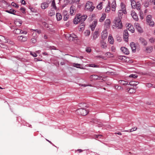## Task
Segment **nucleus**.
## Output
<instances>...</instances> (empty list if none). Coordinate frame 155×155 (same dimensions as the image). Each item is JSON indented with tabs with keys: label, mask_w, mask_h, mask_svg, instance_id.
Here are the masks:
<instances>
[{
	"label": "nucleus",
	"mask_w": 155,
	"mask_h": 155,
	"mask_svg": "<svg viewBox=\"0 0 155 155\" xmlns=\"http://www.w3.org/2000/svg\"><path fill=\"white\" fill-rule=\"evenodd\" d=\"M87 16L85 15L83 16L79 15L78 16H77L74 19V23L77 24L79 22L81 23V24H82L87 18Z\"/></svg>",
	"instance_id": "nucleus-1"
},
{
	"label": "nucleus",
	"mask_w": 155,
	"mask_h": 155,
	"mask_svg": "<svg viewBox=\"0 0 155 155\" xmlns=\"http://www.w3.org/2000/svg\"><path fill=\"white\" fill-rule=\"evenodd\" d=\"M114 24L115 27L118 29H121L123 27L122 23L120 17H117L115 18L114 20Z\"/></svg>",
	"instance_id": "nucleus-2"
},
{
	"label": "nucleus",
	"mask_w": 155,
	"mask_h": 155,
	"mask_svg": "<svg viewBox=\"0 0 155 155\" xmlns=\"http://www.w3.org/2000/svg\"><path fill=\"white\" fill-rule=\"evenodd\" d=\"M76 112L78 115L84 116L86 115L88 113V110L84 108L78 109Z\"/></svg>",
	"instance_id": "nucleus-3"
},
{
	"label": "nucleus",
	"mask_w": 155,
	"mask_h": 155,
	"mask_svg": "<svg viewBox=\"0 0 155 155\" xmlns=\"http://www.w3.org/2000/svg\"><path fill=\"white\" fill-rule=\"evenodd\" d=\"M66 39L69 40V41H73L74 40H77L78 38L77 36L74 34H67L65 35Z\"/></svg>",
	"instance_id": "nucleus-4"
},
{
	"label": "nucleus",
	"mask_w": 155,
	"mask_h": 155,
	"mask_svg": "<svg viewBox=\"0 0 155 155\" xmlns=\"http://www.w3.org/2000/svg\"><path fill=\"white\" fill-rule=\"evenodd\" d=\"M94 8V6L93 5L92 3L90 2H88L85 6V9L90 12H92Z\"/></svg>",
	"instance_id": "nucleus-5"
},
{
	"label": "nucleus",
	"mask_w": 155,
	"mask_h": 155,
	"mask_svg": "<svg viewBox=\"0 0 155 155\" xmlns=\"http://www.w3.org/2000/svg\"><path fill=\"white\" fill-rule=\"evenodd\" d=\"M14 33L16 34H26L27 33V32L25 31H23V30L18 29H15L13 31Z\"/></svg>",
	"instance_id": "nucleus-6"
},
{
	"label": "nucleus",
	"mask_w": 155,
	"mask_h": 155,
	"mask_svg": "<svg viewBox=\"0 0 155 155\" xmlns=\"http://www.w3.org/2000/svg\"><path fill=\"white\" fill-rule=\"evenodd\" d=\"M134 26L138 32L140 33L143 32V29L140 26V24L137 23H135L134 24Z\"/></svg>",
	"instance_id": "nucleus-7"
},
{
	"label": "nucleus",
	"mask_w": 155,
	"mask_h": 155,
	"mask_svg": "<svg viewBox=\"0 0 155 155\" xmlns=\"http://www.w3.org/2000/svg\"><path fill=\"white\" fill-rule=\"evenodd\" d=\"M91 81H92L93 80H100L101 79V77L98 76L96 75H91L89 77Z\"/></svg>",
	"instance_id": "nucleus-8"
},
{
	"label": "nucleus",
	"mask_w": 155,
	"mask_h": 155,
	"mask_svg": "<svg viewBox=\"0 0 155 155\" xmlns=\"http://www.w3.org/2000/svg\"><path fill=\"white\" fill-rule=\"evenodd\" d=\"M108 35V33L106 29L104 30L101 33V38L103 40L106 39Z\"/></svg>",
	"instance_id": "nucleus-9"
},
{
	"label": "nucleus",
	"mask_w": 155,
	"mask_h": 155,
	"mask_svg": "<svg viewBox=\"0 0 155 155\" xmlns=\"http://www.w3.org/2000/svg\"><path fill=\"white\" fill-rule=\"evenodd\" d=\"M126 25L130 31H131L132 33H134V29L133 26L130 24H127Z\"/></svg>",
	"instance_id": "nucleus-10"
},
{
	"label": "nucleus",
	"mask_w": 155,
	"mask_h": 155,
	"mask_svg": "<svg viewBox=\"0 0 155 155\" xmlns=\"http://www.w3.org/2000/svg\"><path fill=\"white\" fill-rule=\"evenodd\" d=\"M129 35V34L127 30H124V40L126 42L128 41Z\"/></svg>",
	"instance_id": "nucleus-11"
},
{
	"label": "nucleus",
	"mask_w": 155,
	"mask_h": 155,
	"mask_svg": "<svg viewBox=\"0 0 155 155\" xmlns=\"http://www.w3.org/2000/svg\"><path fill=\"white\" fill-rule=\"evenodd\" d=\"M22 23V20L19 19H16L14 21L15 25L17 26H20Z\"/></svg>",
	"instance_id": "nucleus-12"
},
{
	"label": "nucleus",
	"mask_w": 155,
	"mask_h": 155,
	"mask_svg": "<svg viewBox=\"0 0 155 155\" xmlns=\"http://www.w3.org/2000/svg\"><path fill=\"white\" fill-rule=\"evenodd\" d=\"M18 39L20 41L24 42L27 41V38L26 36H23L22 35H21L18 37Z\"/></svg>",
	"instance_id": "nucleus-13"
},
{
	"label": "nucleus",
	"mask_w": 155,
	"mask_h": 155,
	"mask_svg": "<svg viewBox=\"0 0 155 155\" xmlns=\"http://www.w3.org/2000/svg\"><path fill=\"white\" fill-rule=\"evenodd\" d=\"M48 3L47 2H44L41 4V8L43 9L47 8L48 6Z\"/></svg>",
	"instance_id": "nucleus-14"
},
{
	"label": "nucleus",
	"mask_w": 155,
	"mask_h": 155,
	"mask_svg": "<svg viewBox=\"0 0 155 155\" xmlns=\"http://www.w3.org/2000/svg\"><path fill=\"white\" fill-rule=\"evenodd\" d=\"M120 50L124 54H129V51L125 47H121Z\"/></svg>",
	"instance_id": "nucleus-15"
},
{
	"label": "nucleus",
	"mask_w": 155,
	"mask_h": 155,
	"mask_svg": "<svg viewBox=\"0 0 155 155\" xmlns=\"http://www.w3.org/2000/svg\"><path fill=\"white\" fill-rule=\"evenodd\" d=\"M140 42L144 45H146L147 44V41L143 38L140 37L139 39Z\"/></svg>",
	"instance_id": "nucleus-16"
},
{
	"label": "nucleus",
	"mask_w": 155,
	"mask_h": 155,
	"mask_svg": "<svg viewBox=\"0 0 155 155\" xmlns=\"http://www.w3.org/2000/svg\"><path fill=\"white\" fill-rule=\"evenodd\" d=\"M130 46L131 48L132 51L135 52L136 51V47L134 43L131 42L130 43Z\"/></svg>",
	"instance_id": "nucleus-17"
},
{
	"label": "nucleus",
	"mask_w": 155,
	"mask_h": 155,
	"mask_svg": "<svg viewBox=\"0 0 155 155\" xmlns=\"http://www.w3.org/2000/svg\"><path fill=\"white\" fill-rule=\"evenodd\" d=\"M131 15L134 19L136 21H137L138 19L137 15L134 11H132L131 12Z\"/></svg>",
	"instance_id": "nucleus-18"
},
{
	"label": "nucleus",
	"mask_w": 155,
	"mask_h": 155,
	"mask_svg": "<svg viewBox=\"0 0 155 155\" xmlns=\"http://www.w3.org/2000/svg\"><path fill=\"white\" fill-rule=\"evenodd\" d=\"M8 40L7 39V38H6L5 37H4L2 35H0V41L2 42L6 43L8 42Z\"/></svg>",
	"instance_id": "nucleus-19"
},
{
	"label": "nucleus",
	"mask_w": 155,
	"mask_h": 155,
	"mask_svg": "<svg viewBox=\"0 0 155 155\" xmlns=\"http://www.w3.org/2000/svg\"><path fill=\"white\" fill-rule=\"evenodd\" d=\"M100 46L101 48L104 49L106 48L107 47V44L103 40L101 41Z\"/></svg>",
	"instance_id": "nucleus-20"
},
{
	"label": "nucleus",
	"mask_w": 155,
	"mask_h": 155,
	"mask_svg": "<svg viewBox=\"0 0 155 155\" xmlns=\"http://www.w3.org/2000/svg\"><path fill=\"white\" fill-rule=\"evenodd\" d=\"M99 36V33L97 31H95L92 35L93 40H95L98 38Z\"/></svg>",
	"instance_id": "nucleus-21"
},
{
	"label": "nucleus",
	"mask_w": 155,
	"mask_h": 155,
	"mask_svg": "<svg viewBox=\"0 0 155 155\" xmlns=\"http://www.w3.org/2000/svg\"><path fill=\"white\" fill-rule=\"evenodd\" d=\"M153 49V48L151 46H148L147 47L145 50L146 52L147 53H150L151 52Z\"/></svg>",
	"instance_id": "nucleus-22"
},
{
	"label": "nucleus",
	"mask_w": 155,
	"mask_h": 155,
	"mask_svg": "<svg viewBox=\"0 0 155 155\" xmlns=\"http://www.w3.org/2000/svg\"><path fill=\"white\" fill-rule=\"evenodd\" d=\"M120 5L121 8V9L124 11V14H126L127 11L125 5L123 2H121L120 4Z\"/></svg>",
	"instance_id": "nucleus-23"
},
{
	"label": "nucleus",
	"mask_w": 155,
	"mask_h": 155,
	"mask_svg": "<svg viewBox=\"0 0 155 155\" xmlns=\"http://www.w3.org/2000/svg\"><path fill=\"white\" fill-rule=\"evenodd\" d=\"M116 6V1L115 0H114L113 1L112 4H111V7L113 8L112 9V11H114L115 10V9Z\"/></svg>",
	"instance_id": "nucleus-24"
},
{
	"label": "nucleus",
	"mask_w": 155,
	"mask_h": 155,
	"mask_svg": "<svg viewBox=\"0 0 155 155\" xmlns=\"http://www.w3.org/2000/svg\"><path fill=\"white\" fill-rule=\"evenodd\" d=\"M56 19L57 21H59L62 18V16L59 13H57L56 14Z\"/></svg>",
	"instance_id": "nucleus-25"
},
{
	"label": "nucleus",
	"mask_w": 155,
	"mask_h": 155,
	"mask_svg": "<svg viewBox=\"0 0 155 155\" xmlns=\"http://www.w3.org/2000/svg\"><path fill=\"white\" fill-rule=\"evenodd\" d=\"M106 15L105 13H103L102 14V16L100 18L99 21L100 22H103L106 18Z\"/></svg>",
	"instance_id": "nucleus-26"
},
{
	"label": "nucleus",
	"mask_w": 155,
	"mask_h": 155,
	"mask_svg": "<svg viewBox=\"0 0 155 155\" xmlns=\"http://www.w3.org/2000/svg\"><path fill=\"white\" fill-rule=\"evenodd\" d=\"M108 39V41L110 44H113L114 42V39H113V37H112V36L111 35H110L109 36Z\"/></svg>",
	"instance_id": "nucleus-27"
},
{
	"label": "nucleus",
	"mask_w": 155,
	"mask_h": 155,
	"mask_svg": "<svg viewBox=\"0 0 155 155\" xmlns=\"http://www.w3.org/2000/svg\"><path fill=\"white\" fill-rule=\"evenodd\" d=\"M119 83L121 85H124L128 84V82L121 80L119 81Z\"/></svg>",
	"instance_id": "nucleus-28"
},
{
	"label": "nucleus",
	"mask_w": 155,
	"mask_h": 155,
	"mask_svg": "<svg viewBox=\"0 0 155 155\" xmlns=\"http://www.w3.org/2000/svg\"><path fill=\"white\" fill-rule=\"evenodd\" d=\"M111 21L109 19H107L105 21V25L106 26H109L110 25Z\"/></svg>",
	"instance_id": "nucleus-29"
},
{
	"label": "nucleus",
	"mask_w": 155,
	"mask_h": 155,
	"mask_svg": "<svg viewBox=\"0 0 155 155\" xmlns=\"http://www.w3.org/2000/svg\"><path fill=\"white\" fill-rule=\"evenodd\" d=\"M6 12L8 13L15 15V13L16 12V11L15 10H14L13 9H11L9 10H6Z\"/></svg>",
	"instance_id": "nucleus-30"
},
{
	"label": "nucleus",
	"mask_w": 155,
	"mask_h": 155,
	"mask_svg": "<svg viewBox=\"0 0 155 155\" xmlns=\"http://www.w3.org/2000/svg\"><path fill=\"white\" fill-rule=\"evenodd\" d=\"M74 9H75L74 6L73 5L71 6L70 8V14L71 15H73V13L74 12Z\"/></svg>",
	"instance_id": "nucleus-31"
},
{
	"label": "nucleus",
	"mask_w": 155,
	"mask_h": 155,
	"mask_svg": "<svg viewBox=\"0 0 155 155\" xmlns=\"http://www.w3.org/2000/svg\"><path fill=\"white\" fill-rule=\"evenodd\" d=\"M55 12L54 10H50L49 11V15L50 16H52L55 15Z\"/></svg>",
	"instance_id": "nucleus-32"
},
{
	"label": "nucleus",
	"mask_w": 155,
	"mask_h": 155,
	"mask_svg": "<svg viewBox=\"0 0 155 155\" xmlns=\"http://www.w3.org/2000/svg\"><path fill=\"white\" fill-rule=\"evenodd\" d=\"M130 2L132 8H135V6H136L137 3L134 0H131L130 1Z\"/></svg>",
	"instance_id": "nucleus-33"
},
{
	"label": "nucleus",
	"mask_w": 155,
	"mask_h": 155,
	"mask_svg": "<svg viewBox=\"0 0 155 155\" xmlns=\"http://www.w3.org/2000/svg\"><path fill=\"white\" fill-rule=\"evenodd\" d=\"M139 83L138 82L132 81H130L129 83V84L132 86H136Z\"/></svg>",
	"instance_id": "nucleus-34"
},
{
	"label": "nucleus",
	"mask_w": 155,
	"mask_h": 155,
	"mask_svg": "<svg viewBox=\"0 0 155 155\" xmlns=\"http://www.w3.org/2000/svg\"><path fill=\"white\" fill-rule=\"evenodd\" d=\"M124 14V11L122 10V9L118 11V17H121V16L123 15V14Z\"/></svg>",
	"instance_id": "nucleus-35"
},
{
	"label": "nucleus",
	"mask_w": 155,
	"mask_h": 155,
	"mask_svg": "<svg viewBox=\"0 0 155 155\" xmlns=\"http://www.w3.org/2000/svg\"><path fill=\"white\" fill-rule=\"evenodd\" d=\"M72 65L74 67H76L77 68H81L80 67V66H81V65L80 64L74 63L72 64Z\"/></svg>",
	"instance_id": "nucleus-36"
},
{
	"label": "nucleus",
	"mask_w": 155,
	"mask_h": 155,
	"mask_svg": "<svg viewBox=\"0 0 155 155\" xmlns=\"http://www.w3.org/2000/svg\"><path fill=\"white\" fill-rule=\"evenodd\" d=\"M152 16L150 15H148L146 17V21L147 22L150 21V20H152L151 18Z\"/></svg>",
	"instance_id": "nucleus-37"
},
{
	"label": "nucleus",
	"mask_w": 155,
	"mask_h": 155,
	"mask_svg": "<svg viewBox=\"0 0 155 155\" xmlns=\"http://www.w3.org/2000/svg\"><path fill=\"white\" fill-rule=\"evenodd\" d=\"M127 92L130 94L134 93L135 92V90L133 88H130L129 90L127 88Z\"/></svg>",
	"instance_id": "nucleus-38"
},
{
	"label": "nucleus",
	"mask_w": 155,
	"mask_h": 155,
	"mask_svg": "<svg viewBox=\"0 0 155 155\" xmlns=\"http://www.w3.org/2000/svg\"><path fill=\"white\" fill-rule=\"evenodd\" d=\"M90 34V31L89 30H86L84 32V34L85 36H89Z\"/></svg>",
	"instance_id": "nucleus-39"
},
{
	"label": "nucleus",
	"mask_w": 155,
	"mask_h": 155,
	"mask_svg": "<svg viewBox=\"0 0 155 155\" xmlns=\"http://www.w3.org/2000/svg\"><path fill=\"white\" fill-rule=\"evenodd\" d=\"M115 88L117 91L122 90H123V88L120 86H118L117 85L115 86Z\"/></svg>",
	"instance_id": "nucleus-40"
},
{
	"label": "nucleus",
	"mask_w": 155,
	"mask_h": 155,
	"mask_svg": "<svg viewBox=\"0 0 155 155\" xmlns=\"http://www.w3.org/2000/svg\"><path fill=\"white\" fill-rule=\"evenodd\" d=\"M140 4L137 2V3L136 4V6H135V8H136L137 10H139L140 8Z\"/></svg>",
	"instance_id": "nucleus-41"
},
{
	"label": "nucleus",
	"mask_w": 155,
	"mask_h": 155,
	"mask_svg": "<svg viewBox=\"0 0 155 155\" xmlns=\"http://www.w3.org/2000/svg\"><path fill=\"white\" fill-rule=\"evenodd\" d=\"M102 2H100L97 6V8L98 9L101 10L102 8Z\"/></svg>",
	"instance_id": "nucleus-42"
},
{
	"label": "nucleus",
	"mask_w": 155,
	"mask_h": 155,
	"mask_svg": "<svg viewBox=\"0 0 155 155\" xmlns=\"http://www.w3.org/2000/svg\"><path fill=\"white\" fill-rule=\"evenodd\" d=\"M64 4L63 5V7H65L67 5H68L70 2L69 0H64Z\"/></svg>",
	"instance_id": "nucleus-43"
},
{
	"label": "nucleus",
	"mask_w": 155,
	"mask_h": 155,
	"mask_svg": "<svg viewBox=\"0 0 155 155\" xmlns=\"http://www.w3.org/2000/svg\"><path fill=\"white\" fill-rule=\"evenodd\" d=\"M147 23L148 25H149L153 26L154 25V22L152 20H150V21L149 22H147Z\"/></svg>",
	"instance_id": "nucleus-44"
},
{
	"label": "nucleus",
	"mask_w": 155,
	"mask_h": 155,
	"mask_svg": "<svg viewBox=\"0 0 155 155\" xmlns=\"http://www.w3.org/2000/svg\"><path fill=\"white\" fill-rule=\"evenodd\" d=\"M110 5H108L106 7L105 11L106 12H108L110 11Z\"/></svg>",
	"instance_id": "nucleus-45"
},
{
	"label": "nucleus",
	"mask_w": 155,
	"mask_h": 155,
	"mask_svg": "<svg viewBox=\"0 0 155 155\" xmlns=\"http://www.w3.org/2000/svg\"><path fill=\"white\" fill-rule=\"evenodd\" d=\"M51 5L54 8V9H56V7L55 5V2L54 0H53L52 2Z\"/></svg>",
	"instance_id": "nucleus-46"
},
{
	"label": "nucleus",
	"mask_w": 155,
	"mask_h": 155,
	"mask_svg": "<svg viewBox=\"0 0 155 155\" xmlns=\"http://www.w3.org/2000/svg\"><path fill=\"white\" fill-rule=\"evenodd\" d=\"M32 31H34L36 33H37L38 34H39L41 33V31L40 30L38 29H32Z\"/></svg>",
	"instance_id": "nucleus-47"
},
{
	"label": "nucleus",
	"mask_w": 155,
	"mask_h": 155,
	"mask_svg": "<svg viewBox=\"0 0 155 155\" xmlns=\"http://www.w3.org/2000/svg\"><path fill=\"white\" fill-rule=\"evenodd\" d=\"M42 24L46 28H49V25L46 22H42Z\"/></svg>",
	"instance_id": "nucleus-48"
},
{
	"label": "nucleus",
	"mask_w": 155,
	"mask_h": 155,
	"mask_svg": "<svg viewBox=\"0 0 155 155\" xmlns=\"http://www.w3.org/2000/svg\"><path fill=\"white\" fill-rule=\"evenodd\" d=\"M129 77L135 78H137V75L136 74H132L129 76Z\"/></svg>",
	"instance_id": "nucleus-49"
},
{
	"label": "nucleus",
	"mask_w": 155,
	"mask_h": 155,
	"mask_svg": "<svg viewBox=\"0 0 155 155\" xmlns=\"http://www.w3.org/2000/svg\"><path fill=\"white\" fill-rule=\"evenodd\" d=\"M89 67H95L97 68L99 67V65H97L95 64H90L89 65Z\"/></svg>",
	"instance_id": "nucleus-50"
},
{
	"label": "nucleus",
	"mask_w": 155,
	"mask_h": 155,
	"mask_svg": "<svg viewBox=\"0 0 155 155\" xmlns=\"http://www.w3.org/2000/svg\"><path fill=\"white\" fill-rule=\"evenodd\" d=\"M11 5L12 6L15 7L16 8H18V5L14 2H12V3Z\"/></svg>",
	"instance_id": "nucleus-51"
},
{
	"label": "nucleus",
	"mask_w": 155,
	"mask_h": 155,
	"mask_svg": "<svg viewBox=\"0 0 155 155\" xmlns=\"http://www.w3.org/2000/svg\"><path fill=\"white\" fill-rule=\"evenodd\" d=\"M58 113L61 115H63L64 114V112L62 110H60L58 111Z\"/></svg>",
	"instance_id": "nucleus-52"
},
{
	"label": "nucleus",
	"mask_w": 155,
	"mask_h": 155,
	"mask_svg": "<svg viewBox=\"0 0 155 155\" xmlns=\"http://www.w3.org/2000/svg\"><path fill=\"white\" fill-rule=\"evenodd\" d=\"M68 16V15H66L65 14H64V21L67 20L69 18Z\"/></svg>",
	"instance_id": "nucleus-53"
},
{
	"label": "nucleus",
	"mask_w": 155,
	"mask_h": 155,
	"mask_svg": "<svg viewBox=\"0 0 155 155\" xmlns=\"http://www.w3.org/2000/svg\"><path fill=\"white\" fill-rule=\"evenodd\" d=\"M79 27L80 28V29H81V30H82V29H84V24H83H83H82V25H80L79 26Z\"/></svg>",
	"instance_id": "nucleus-54"
},
{
	"label": "nucleus",
	"mask_w": 155,
	"mask_h": 155,
	"mask_svg": "<svg viewBox=\"0 0 155 155\" xmlns=\"http://www.w3.org/2000/svg\"><path fill=\"white\" fill-rule=\"evenodd\" d=\"M106 54L109 57H113V54L110 53V52H107Z\"/></svg>",
	"instance_id": "nucleus-55"
},
{
	"label": "nucleus",
	"mask_w": 155,
	"mask_h": 155,
	"mask_svg": "<svg viewBox=\"0 0 155 155\" xmlns=\"http://www.w3.org/2000/svg\"><path fill=\"white\" fill-rule=\"evenodd\" d=\"M30 54L32 55L34 57H36L37 56V55L36 54L35 52H31Z\"/></svg>",
	"instance_id": "nucleus-56"
},
{
	"label": "nucleus",
	"mask_w": 155,
	"mask_h": 155,
	"mask_svg": "<svg viewBox=\"0 0 155 155\" xmlns=\"http://www.w3.org/2000/svg\"><path fill=\"white\" fill-rule=\"evenodd\" d=\"M99 137H102V135H97L95 134L94 135V138L95 139H96V138H98Z\"/></svg>",
	"instance_id": "nucleus-57"
},
{
	"label": "nucleus",
	"mask_w": 155,
	"mask_h": 155,
	"mask_svg": "<svg viewBox=\"0 0 155 155\" xmlns=\"http://www.w3.org/2000/svg\"><path fill=\"white\" fill-rule=\"evenodd\" d=\"M79 85L81 86L86 87L87 86H92V85L90 84H88L87 85L83 84H79Z\"/></svg>",
	"instance_id": "nucleus-58"
},
{
	"label": "nucleus",
	"mask_w": 155,
	"mask_h": 155,
	"mask_svg": "<svg viewBox=\"0 0 155 155\" xmlns=\"http://www.w3.org/2000/svg\"><path fill=\"white\" fill-rule=\"evenodd\" d=\"M111 50L112 51L115 52L116 51L115 47L114 46H112L111 47Z\"/></svg>",
	"instance_id": "nucleus-59"
},
{
	"label": "nucleus",
	"mask_w": 155,
	"mask_h": 155,
	"mask_svg": "<svg viewBox=\"0 0 155 155\" xmlns=\"http://www.w3.org/2000/svg\"><path fill=\"white\" fill-rule=\"evenodd\" d=\"M91 50L90 48H86V51L87 52L90 53L91 51Z\"/></svg>",
	"instance_id": "nucleus-60"
},
{
	"label": "nucleus",
	"mask_w": 155,
	"mask_h": 155,
	"mask_svg": "<svg viewBox=\"0 0 155 155\" xmlns=\"http://www.w3.org/2000/svg\"><path fill=\"white\" fill-rule=\"evenodd\" d=\"M0 47L3 48H6L7 49L6 46L4 45L1 43H0Z\"/></svg>",
	"instance_id": "nucleus-61"
},
{
	"label": "nucleus",
	"mask_w": 155,
	"mask_h": 155,
	"mask_svg": "<svg viewBox=\"0 0 155 155\" xmlns=\"http://www.w3.org/2000/svg\"><path fill=\"white\" fill-rule=\"evenodd\" d=\"M146 87H151L152 86V84L150 83H147L146 85Z\"/></svg>",
	"instance_id": "nucleus-62"
},
{
	"label": "nucleus",
	"mask_w": 155,
	"mask_h": 155,
	"mask_svg": "<svg viewBox=\"0 0 155 155\" xmlns=\"http://www.w3.org/2000/svg\"><path fill=\"white\" fill-rule=\"evenodd\" d=\"M149 41L151 43H153L155 41V39L153 38H151L150 39Z\"/></svg>",
	"instance_id": "nucleus-63"
},
{
	"label": "nucleus",
	"mask_w": 155,
	"mask_h": 155,
	"mask_svg": "<svg viewBox=\"0 0 155 155\" xmlns=\"http://www.w3.org/2000/svg\"><path fill=\"white\" fill-rule=\"evenodd\" d=\"M31 41L33 43H35L37 41L36 38H32Z\"/></svg>",
	"instance_id": "nucleus-64"
}]
</instances>
